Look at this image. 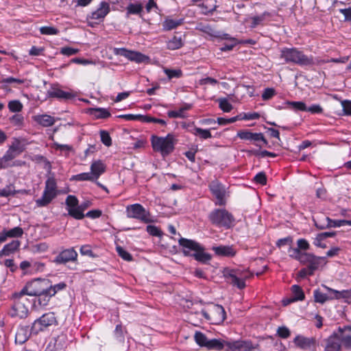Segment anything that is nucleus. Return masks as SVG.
Returning a JSON list of instances; mask_svg holds the SVG:
<instances>
[{"label": "nucleus", "instance_id": "obj_1", "mask_svg": "<svg viewBox=\"0 0 351 351\" xmlns=\"http://www.w3.org/2000/svg\"><path fill=\"white\" fill-rule=\"evenodd\" d=\"M280 58L283 59L286 63H293L300 66L319 65L324 62L323 60L318 58H315L312 56L305 55L303 51L295 47L282 48L280 51Z\"/></svg>", "mask_w": 351, "mask_h": 351}, {"label": "nucleus", "instance_id": "obj_2", "mask_svg": "<svg viewBox=\"0 0 351 351\" xmlns=\"http://www.w3.org/2000/svg\"><path fill=\"white\" fill-rule=\"evenodd\" d=\"M210 222L217 227L229 229L234 225L233 215L224 208H216L208 215Z\"/></svg>", "mask_w": 351, "mask_h": 351}, {"label": "nucleus", "instance_id": "obj_3", "mask_svg": "<svg viewBox=\"0 0 351 351\" xmlns=\"http://www.w3.org/2000/svg\"><path fill=\"white\" fill-rule=\"evenodd\" d=\"M151 141L153 149L164 156L169 155L174 149L175 139L172 134H169L165 137L152 136Z\"/></svg>", "mask_w": 351, "mask_h": 351}, {"label": "nucleus", "instance_id": "obj_4", "mask_svg": "<svg viewBox=\"0 0 351 351\" xmlns=\"http://www.w3.org/2000/svg\"><path fill=\"white\" fill-rule=\"evenodd\" d=\"M58 325V321L55 313L48 312L34 320L31 327V332L36 335L50 327H55Z\"/></svg>", "mask_w": 351, "mask_h": 351}, {"label": "nucleus", "instance_id": "obj_5", "mask_svg": "<svg viewBox=\"0 0 351 351\" xmlns=\"http://www.w3.org/2000/svg\"><path fill=\"white\" fill-rule=\"evenodd\" d=\"M250 271H241L239 269H227L224 271V277L228 282L239 289L245 287V280L253 276Z\"/></svg>", "mask_w": 351, "mask_h": 351}, {"label": "nucleus", "instance_id": "obj_6", "mask_svg": "<svg viewBox=\"0 0 351 351\" xmlns=\"http://www.w3.org/2000/svg\"><path fill=\"white\" fill-rule=\"evenodd\" d=\"M203 317L213 324H220L226 317L224 308L219 304H212L208 311H202Z\"/></svg>", "mask_w": 351, "mask_h": 351}, {"label": "nucleus", "instance_id": "obj_7", "mask_svg": "<svg viewBox=\"0 0 351 351\" xmlns=\"http://www.w3.org/2000/svg\"><path fill=\"white\" fill-rule=\"evenodd\" d=\"M126 215L128 218L138 219L143 223L152 222L150 213L140 204H134L126 207Z\"/></svg>", "mask_w": 351, "mask_h": 351}, {"label": "nucleus", "instance_id": "obj_8", "mask_svg": "<svg viewBox=\"0 0 351 351\" xmlns=\"http://www.w3.org/2000/svg\"><path fill=\"white\" fill-rule=\"evenodd\" d=\"M49 281L47 279L36 278L27 282L23 287L29 296H36L45 291Z\"/></svg>", "mask_w": 351, "mask_h": 351}, {"label": "nucleus", "instance_id": "obj_9", "mask_svg": "<svg viewBox=\"0 0 351 351\" xmlns=\"http://www.w3.org/2000/svg\"><path fill=\"white\" fill-rule=\"evenodd\" d=\"M209 189L216 198L215 205L224 206L226 204V189L223 184L215 180L210 182Z\"/></svg>", "mask_w": 351, "mask_h": 351}, {"label": "nucleus", "instance_id": "obj_10", "mask_svg": "<svg viewBox=\"0 0 351 351\" xmlns=\"http://www.w3.org/2000/svg\"><path fill=\"white\" fill-rule=\"evenodd\" d=\"M114 53L126 58L130 61L142 63L147 61L149 58L141 52L128 50L125 48H114Z\"/></svg>", "mask_w": 351, "mask_h": 351}, {"label": "nucleus", "instance_id": "obj_11", "mask_svg": "<svg viewBox=\"0 0 351 351\" xmlns=\"http://www.w3.org/2000/svg\"><path fill=\"white\" fill-rule=\"evenodd\" d=\"M77 252L73 247L62 250L54 258L53 262L56 265H65L69 262H75Z\"/></svg>", "mask_w": 351, "mask_h": 351}, {"label": "nucleus", "instance_id": "obj_12", "mask_svg": "<svg viewBox=\"0 0 351 351\" xmlns=\"http://www.w3.org/2000/svg\"><path fill=\"white\" fill-rule=\"evenodd\" d=\"M179 245L182 247V253L186 256H193L192 252L202 250V245L197 241L185 238H180Z\"/></svg>", "mask_w": 351, "mask_h": 351}, {"label": "nucleus", "instance_id": "obj_13", "mask_svg": "<svg viewBox=\"0 0 351 351\" xmlns=\"http://www.w3.org/2000/svg\"><path fill=\"white\" fill-rule=\"evenodd\" d=\"M110 10V5L107 2L102 1L100 3L97 9L92 12L87 19L95 20L97 23L101 22L109 13Z\"/></svg>", "mask_w": 351, "mask_h": 351}, {"label": "nucleus", "instance_id": "obj_14", "mask_svg": "<svg viewBox=\"0 0 351 351\" xmlns=\"http://www.w3.org/2000/svg\"><path fill=\"white\" fill-rule=\"evenodd\" d=\"M47 96L49 98H57L58 99H71L74 97V95L71 92L64 91L60 89L58 85H52L47 92Z\"/></svg>", "mask_w": 351, "mask_h": 351}, {"label": "nucleus", "instance_id": "obj_15", "mask_svg": "<svg viewBox=\"0 0 351 351\" xmlns=\"http://www.w3.org/2000/svg\"><path fill=\"white\" fill-rule=\"evenodd\" d=\"M226 351H250L252 348L251 341H234L226 343Z\"/></svg>", "mask_w": 351, "mask_h": 351}, {"label": "nucleus", "instance_id": "obj_16", "mask_svg": "<svg viewBox=\"0 0 351 351\" xmlns=\"http://www.w3.org/2000/svg\"><path fill=\"white\" fill-rule=\"evenodd\" d=\"M341 343L337 332H333L326 339L324 351H340Z\"/></svg>", "mask_w": 351, "mask_h": 351}, {"label": "nucleus", "instance_id": "obj_17", "mask_svg": "<svg viewBox=\"0 0 351 351\" xmlns=\"http://www.w3.org/2000/svg\"><path fill=\"white\" fill-rule=\"evenodd\" d=\"M14 303L12 308L11 316L18 317L19 318H25L29 313L27 306L24 305L21 302L16 300H12Z\"/></svg>", "mask_w": 351, "mask_h": 351}, {"label": "nucleus", "instance_id": "obj_18", "mask_svg": "<svg viewBox=\"0 0 351 351\" xmlns=\"http://www.w3.org/2000/svg\"><path fill=\"white\" fill-rule=\"evenodd\" d=\"M212 250L216 255L219 256L233 257L237 253L236 250L232 245L213 246Z\"/></svg>", "mask_w": 351, "mask_h": 351}, {"label": "nucleus", "instance_id": "obj_19", "mask_svg": "<svg viewBox=\"0 0 351 351\" xmlns=\"http://www.w3.org/2000/svg\"><path fill=\"white\" fill-rule=\"evenodd\" d=\"M106 171V166L101 160H97L92 162L90 165V175L96 181Z\"/></svg>", "mask_w": 351, "mask_h": 351}, {"label": "nucleus", "instance_id": "obj_20", "mask_svg": "<svg viewBox=\"0 0 351 351\" xmlns=\"http://www.w3.org/2000/svg\"><path fill=\"white\" fill-rule=\"evenodd\" d=\"M348 330L351 331V326H346L344 327H339L338 334L341 341V343L346 348H351V336L349 335L344 334V332Z\"/></svg>", "mask_w": 351, "mask_h": 351}, {"label": "nucleus", "instance_id": "obj_21", "mask_svg": "<svg viewBox=\"0 0 351 351\" xmlns=\"http://www.w3.org/2000/svg\"><path fill=\"white\" fill-rule=\"evenodd\" d=\"M184 36L182 34L174 35L167 43V48L169 50H176L180 49L184 45Z\"/></svg>", "mask_w": 351, "mask_h": 351}, {"label": "nucleus", "instance_id": "obj_22", "mask_svg": "<svg viewBox=\"0 0 351 351\" xmlns=\"http://www.w3.org/2000/svg\"><path fill=\"white\" fill-rule=\"evenodd\" d=\"M66 336L60 335L53 339V343L51 341L47 346L45 351H58L61 350L66 342Z\"/></svg>", "mask_w": 351, "mask_h": 351}, {"label": "nucleus", "instance_id": "obj_23", "mask_svg": "<svg viewBox=\"0 0 351 351\" xmlns=\"http://www.w3.org/2000/svg\"><path fill=\"white\" fill-rule=\"evenodd\" d=\"M295 344L302 348L308 349L315 345V339L313 338H307L303 336H296L293 340Z\"/></svg>", "mask_w": 351, "mask_h": 351}, {"label": "nucleus", "instance_id": "obj_24", "mask_svg": "<svg viewBox=\"0 0 351 351\" xmlns=\"http://www.w3.org/2000/svg\"><path fill=\"white\" fill-rule=\"evenodd\" d=\"M227 341L221 339H208L206 348L208 350L221 351L226 347Z\"/></svg>", "mask_w": 351, "mask_h": 351}, {"label": "nucleus", "instance_id": "obj_25", "mask_svg": "<svg viewBox=\"0 0 351 351\" xmlns=\"http://www.w3.org/2000/svg\"><path fill=\"white\" fill-rule=\"evenodd\" d=\"M34 120L43 127L52 126L56 122L53 117L46 114L36 115L34 117Z\"/></svg>", "mask_w": 351, "mask_h": 351}, {"label": "nucleus", "instance_id": "obj_26", "mask_svg": "<svg viewBox=\"0 0 351 351\" xmlns=\"http://www.w3.org/2000/svg\"><path fill=\"white\" fill-rule=\"evenodd\" d=\"M21 242L19 240H13L10 243L5 245L2 250L0 251V256H9L16 251L20 247Z\"/></svg>", "mask_w": 351, "mask_h": 351}, {"label": "nucleus", "instance_id": "obj_27", "mask_svg": "<svg viewBox=\"0 0 351 351\" xmlns=\"http://www.w3.org/2000/svg\"><path fill=\"white\" fill-rule=\"evenodd\" d=\"M56 193L44 190L42 197L36 200V204L38 207L46 206L56 197Z\"/></svg>", "mask_w": 351, "mask_h": 351}, {"label": "nucleus", "instance_id": "obj_28", "mask_svg": "<svg viewBox=\"0 0 351 351\" xmlns=\"http://www.w3.org/2000/svg\"><path fill=\"white\" fill-rule=\"evenodd\" d=\"M291 291L293 295V298L289 300H288L287 302H285L284 304L287 305L290 302H295V301H302L304 300L305 295L303 290L302 288L297 285H294L291 287Z\"/></svg>", "mask_w": 351, "mask_h": 351}, {"label": "nucleus", "instance_id": "obj_29", "mask_svg": "<svg viewBox=\"0 0 351 351\" xmlns=\"http://www.w3.org/2000/svg\"><path fill=\"white\" fill-rule=\"evenodd\" d=\"M29 337L27 327H19L16 332L15 341L16 343L23 344L29 339Z\"/></svg>", "mask_w": 351, "mask_h": 351}, {"label": "nucleus", "instance_id": "obj_30", "mask_svg": "<svg viewBox=\"0 0 351 351\" xmlns=\"http://www.w3.org/2000/svg\"><path fill=\"white\" fill-rule=\"evenodd\" d=\"M193 257H194V258L198 262L204 264L209 262L212 258L210 254L204 252V248L203 246H202V250H197L196 252H193Z\"/></svg>", "mask_w": 351, "mask_h": 351}, {"label": "nucleus", "instance_id": "obj_31", "mask_svg": "<svg viewBox=\"0 0 351 351\" xmlns=\"http://www.w3.org/2000/svg\"><path fill=\"white\" fill-rule=\"evenodd\" d=\"M335 235H336L335 232H324L319 233L315 238L313 244L317 247H319L321 248H326V244H319V241H322L328 237H333Z\"/></svg>", "mask_w": 351, "mask_h": 351}, {"label": "nucleus", "instance_id": "obj_32", "mask_svg": "<svg viewBox=\"0 0 351 351\" xmlns=\"http://www.w3.org/2000/svg\"><path fill=\"white\" fill-rule=\"evenodd\" d=\"M183 23V19L174 20L172 19H166L162 23V28L165 31H170L176 28Z\"/></svg>", "mask_w": 351, "mask_h": 351}, {"label": "nucleus", "instance_id": "obj_33", "mask_svg": "<svg viewBox=\"0 0 351 351\" xmlns=\"http://www.w3.org/2000/svg\"><path fill=\"white\" fill-rule=\"evenodd\" d=\"M90 114L95 117L96 119H106L110 117V112L103 108H90L89 110Z\"/></svg>", "mask_w": 351, "mask_h": 351}, {"label": "nucleus", "instance_id": "obj_34", "mask_svg": "<svg viewBox=\"0 0 351 351\" xmlns=\"http://www.w3.org/2000/svg\"><path fill=\"white\" fill-rule=\"evenodd\" d=\"M26 295H27V292L25 291L24 289H22L19 292H14L12 295V300H16L19 302H21L22 304H24L25 306H29L30 304V301L26 298Z\"/></svg>", "mask_w": 351, "mask_h": 351}, {"label": "nucleus", "instance_id": "obj_35", "mask_svg": "<svg viewBox=\"0 0 351 351\" xmlns=\"http://www.w3.org/2000/svg\"><path fill=\"white\" fill-rule=\"evenodd\" d=\"M271 14L269 12H264L261 15L254 16L250 18L252 21L250 27L255 28L256 26L261 25L263 22L266 19L267 17L271 16Z\"/></svg>", "mask_w": 351, "mask_h": 351}, {"label": "nucleus", "instance_id": "obj_36", "mask_svg": "<svg viewBox=\"0 0 351 351\" xmlns=\"http://www.w3.org/2000/svg\"><path fill=\"white\" fill-rule=\"evenodd\" d=\"M324 259L325 257L317 256L312 254L309 262H308L306 265L315 271L318 269L319 265L321 264V261H324Z\"/></svg>", "mask_w": 351, "mask_h": 351}, {"label": "nucleus", "instance_id": "obj_37", "mask_svg": "<svg viewBox=\"0 0 351 351\" xmlns=\"http://www.w3.org/2000/svg\"><path fill=\"white\" fill-rule=\"evenodd\" d=\"M5 236L8 238H20L23 234V230L21 227H14L10 230L3 229Z\"/></svg>", "mask_w": 351, "mask_h": 351}, {"label": "nucleus", "instance_id": "obj_38", "mask_svg": "<svg viewBox=\"0 0 351 351\" xmlns=\"http://www.w3.org/2000/svg\"><path fill=\"white\" fill-rule=\"evenodd\" d=\"M38 298L37 301L39 305L42 306H45L48 304L50 299L53 297V295H49V291L47 288L45 291H43L42 293L37 295Z\"/></svg>", "mask_w": 351, "mask_h": 351}, {"label": "nucleus", "instance_id": "obj_39", "mask_svg": "<svg viewBox=\"0 0 351 351\" xmlns=\"http://www.w3.org/2000/svg\"><path fill=\"white\" fill-rule=\"evenodd\" d=\"M195 343L200 347L206 348L208 339L200 331H196L194 335Z\"/></svg>", "mask_w": 351, "mask_h": 351}, {"label": "nucleus", "instance_id": "obj_40", "mask_svg": "<svg viewBox=\"0 0 351 351\" xmlns=\"http://www.w3.org/2000/svg\"><path fill=\"white\" fill-rule=\"evenodd\" d=\"M66 287L67 285L64 282H60L54 285H49L48 284L47 289L49 291V295L54 296L58 292L64 290Z\"/></svg>", "mask_w": 351, "mask_h": 351}, {"label": "nucleus", "instance_id": "obj_41", "mask_svg": "<svg viewBox=\"0 0 351 351\" xmlns=\"http://www.w3.org/2000/svg\"><path fill=\"white\" fill-rule=\"evenodd\" d=\"M67 211L68 215L71 217L74 218L75 219H82L85 217V215L84 214V213L82 212V209L79 206L74 208H69Z\"/></svg>", "mask_w": 351, "mask_h": 351}, {"label": "nucleus", "instance_id": "obj_42", "mask_svg": "<svg viewBox=\"0 0 351 351\" xmlns=\"http://www.w3.org/2000/svg\"><path fill=\"white\" fill-rule=\"evenodd\" d=\"M328 217L322 215L317 218H313V222L315 226L319 230H324L328 228V221L326 219Z\"/></svg>", "mask_w": 351, "mask_h": 351}, {"label": "nucleus", "instance_id": "obj_43", "mask_svg": "<svg viewBox=\"0 0 351 351\" xmlns=\"http://www.w3.org/2000/svg\"><path fill=\"white\" fill-rule=\"evenodd\" d=\"M328 221V228L340 227L345 225L351 226V221L345 219H331L329 217L326 219Z\"/></svg>", "mask_w": 351, "mask_h": 351}, {"label": "nucleus", "instance_id": "obj_44", "mask_svg": "<svg viewBox=\"0 0 351 351\" xmlns=\"http://www.w3.org/2000/svg\"><path fill=\"white\" fill-rule=\"evenodd\" d=\"M70 180L95 182L92 176L90 175V172H84L77 175H74L70 178Z\"/></svg>", "mask_w": 351, "mask_h": 351}, {"label": "nucleus", "instance_id": "obj_45", "mask_svg": "<svg viewBox=\"0 0 351 351\" xmlns=\"http://www.w3.org/2000/svg\"><path fill=\"white\" fill-rule=\"evenodd\" d=\"M192 133L195 136H199L202 139H207L212 138V134L210 130L202 129L195 127Z\"/></svg>", "mask_w": 351, "mask_h": 351}, {"label": "nucleus", "instance_id": "obj_46", "mask_svg": "<svg viewBox=\"0 0 351 351\" xmlns=\"http://www.w3.org/2000/svg\"><path fill=\"white\" fill-rule=\"evenodd\" d=\"M219 108L224 112H230L233 106L226 98H219L217 100Z\"/></svg>", "mask_w": 351, "mask_h": 351}, {"label": "nucleus", "instance_id": "obj_47", "mask_svg": "<svg viewBox=\"0 0 351 351\" xmlns=\"http://www.w3.org/2000/svg\"><path fill=\"white\" fill-rule=\"evenodd\" d=\"M287 104L289 106L290 108L296 111L306 112L307 110V107L305 103L302 101H287Z\"/></svg>", "mask_w": 351, "mask_h": 351}, {"label": "nucleus", "instance_id": "obj_48", "mask_svg": "<svg viewBox=\"0 0 351 351\" xmlns=\"http://www.w3.org/2000/svg\"><path fill=\"white\" fill-rule=\"evenodd\" d=\"M8 107L12 112H19L23 109V104L19 100H12L9 101Z\"/></svg>", "mask_w": 351, "mask_h": 351}, {"label": "nucleus", "instance_id": "obj_49", "mask_svg": "<svg viewBox=\"0 0 351 351\" xmlns=\"http://www.w3.org/2000/svg\"><path fill=\"white\" fill-rule=\"evenodd\" d=\"M313 295L315 302L317 303L324 304L330 300V298L326 294L322 293L319 289H315L313 291Z\"/></svg>", "mask_w": 351, "mask_h": 351}, {"label": "nucleus", "instance_id": "obj_50", "mask_svg": "<svg viewBox=\"0 0 351 351\" xmlns=\"http://www.w3.org/2000/svg\"><path fill=\"white\" fill-rule=\"evenodd\" d=\"M15 194H16V191L13 184L7 185L5 188L0 189V197H7Z\"/></svg>", "mask_w": 351, "mask_h": 351}, {"label": "nucleus", "instance_id": "obj_51", "mask_svg": "<svg viewBox=\"0 0 351 351\" xmlns=\"http://www.w3.org/2000/svg\"><path fill=\"white\" fill-rule=\"evenodd\" d=\"M164 72L168 77L169 80L180 78L182 76V71L180 69H165Z\"/></svg>", "mask_w": 351, "mask_h": 351}, {"label": "nucleus", "instance_id": "obj_52", "mask_svg": "<svg viewBox=\"0 0 351 351\" xmlns=\"http://www.w3.org/2000/svg\"><path fill=\"white\" fill-rule=\"evenodd\" d=\"M56 181L54 178L50 177L45 182V191L51 193H56Z\"/></svg>", "mask_w": 351, "mask_h": 351}, {"label": "nucleus", "instance_id": "obj_53", "mask_svg": "<svg viewBox=\"0 0 351 351\" xmlns=\"http://www.w3.org/2000/svg\"><path fill=\"white\" fill-rule=\"evenodd\" d=\"M142 6L141 4H134V3H130L126 10H127V15L130 14H138L141 13L142 11Z\"/></svg>", "mask_w": 351, "mask_h": 351}, {"label": "nucleus", "instance_id": "obj_54", "mask_svg": "<svg viewBox=\"0 0 351 351\" xmlns=\"http://www.w3.org/2000/svg\"><path fill=\"white\" fill-rule=\"evenodd\" d=\"M59 32L58 29L51 26H43L40 28V32L43 35H57Z\"/></svg>", "mask_w": 351, "mask_h": 351}, {"label": "nucleus", "instance_id": "obj_55", "mask_svg": "<svg viewBox=\"0 0 351 351\" xmlns=\"http://www.w3.org/2000/svg\"><path fill=\"white\" fill-rule=\"evenodd\" d=\"M116 250L118 255L121 257L124 261H132V256L125 250L121 246H117Z\"/></svg>", "mask_w": 351, "mask_h": 351}, {"label": "nucleus", "instance_id": "obj_56", "mask_svg": "<svg viewBox=\"0 0 351 351\" xmlns=\"http://www.w3.org/2000/svg\"><path fill=\"white\" fill-rule=\"evenodd\" d=\"M66 210L79 206V201L75 195H68L65 200Z\"/></svg>", "mask_w": 351, "mask_h": 351}, {"label": "nucleus", "instance_id": "obj_57", "mask_svg": "<svg viewBox=\"0 0 351 351\" xmlns=\"http://www.w3.org/2000/svg\"><path fill=\"white\" fill-rule=\"evenodd\" d=\"M10 148L19 155L25 150V146L18 139H14Z\"/></svg>", "mask_w": 351, "mask_h": 351}, {"label": "nucleus", "instance_id": "obj_58", "mask_svg": "<svg viewBox=\"0 0 351 351\" xmlns=\"http://www.w3.org/2000/svg\"><path fill=\"white\" fill-rule=\"evenodd\" d=\"M100 138L101 141L104 145L107 147H109L112 145V138L109 134V133L106 130L100 131Z\"/></svg>", "mask_w": 351, "mask_h": 351}, {"label": "nucleus", "instance_id": "obj_59", "mask_svg": "<svg viewBox=\"0 0 351 351\" xmlns=\"http://www.w3.org/2000/svg\"><path fill=\"white\" fill-rule=\"evenodd\" d=\"M251 153L253 155H254L256 156H259L261 158H265L266 156L275 158V157L277 156L276 154H275L274 152H270L267 151V150H263V151L253 150V151H251Z\"/></svg>", "mask_w": 351, "mask_h": 351}, {"label": "nucleus", "instance_id": "obj_60", "mask_svg": "<svg viewBox=\"0 0 351 351\" xmlns=\"http://www.w3.org/2000/svg\"><path fill=\"white\" fill-rule=\"evenodd\" d=\"M25 82V80L23 79L15 78L13 77H8L5 78H3L1 80V83L3 84H23Z\"/></svg>", "mask_w": 351, "mask_h": 351}, {"label": "nucleus", "instance_id": "obj_61", "mask_svg": "<svg viewBox=\"0 0 351 351\" xmlns=\"http://www.w3.org/2000/svg\"><path fill=\"white\" fill-rule=\"evenodd\" d=\"M146 229L147 232L152 236L161 237L162 235V231L157 226L148 225Z\"/></svg>", "mask_w": 351, "mask_h": 351}, {"label": "nucleus", "instance_id": "obj_62", "mask_svg": "<svg viewBox=\"0 0 351 351\" xmlns=\"http://www.w3.org/2000/svg\"><path fill=\"white\" fill-rule=\"evenodd\" d=\"M253 132L250 130H243L237 132V136L242 140L251 141L253 135Z\"/></svg>", "mask_w": 351, "mask_h": 351}, {"label": "nucleus", "instance_id": "obj_63", "mask_svg": "<svg viewBox=\"0 0 351 351\" xmlns=\"http://www.w3.org/2000/svg\"><path fill=\"white\" fill-rule=\"evenodd\" d=\"M276 95V90L273 88H267L262 94V99L264 101L271 99Z\"/></svg>", "mask_w": 351, "mask_h": 351}, {"label": "nucleus", "instance_id": "obj_64", "mask_svg": "<svg viewBox=\"0 0 351 351\" xmlns=\"http://www.w3.org/2000/svg\"><path fill=\"white\" fill-rule=\"evenodd\" d=\"M288 252L291 258L298 261L302 252L300 251V249H298V247L294 248L290 246Z\"/></svg>", "mask_w": 351, "mask_h": 351}]
</instances>
